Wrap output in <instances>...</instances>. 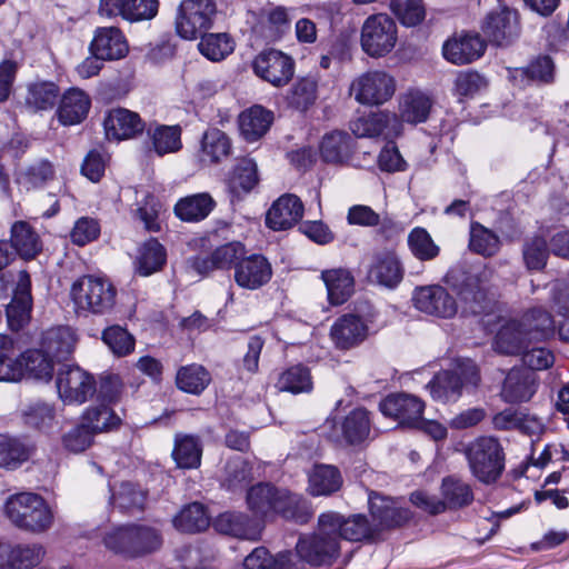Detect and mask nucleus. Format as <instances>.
<instances>
[{
  "instance_id": "bf43d9fd",
  "label": "nucleus",
  "mask_w": 569,
  "mask_h": 569,
  "mask_svg": "<svg viewBox=\"0 0 569 569\" xmlns=\"http://www.w3.org/2000/svg\"><path fill=\"white\" fill-rule=\"evenodd\" d=\"M82 423L92 431H109L119 426L120 418L106 405L88 408L82 416Z\"/></svg>"
},
{
  "instance_id": "864d4df0",
  "label": "nucleus",
  "mask_w": 569,
  "mask_h": 569,
  "mask_svg": "<svg viewBox=\"0 0 569 569\" xmlns=\"http://www.w3.org/2000/svg\"><path fill=\"white\" fill-rule=\"evenodd\" d=\"M276 386L280 391L293 395L310 392L313 388L310 370L302 365L292 366L284 370L279 376Z\"/></svg>"
},
{
  "instance_id": "f8f14e48",
  "label": "nucleus",
  "mask_w": 569,
  "mask_h": 569,
  "mask_svg": "<svg viewBox=\"0 0 569 569\" xmlns=\"http://www.w3.org/2000/svg\"><path fill=\"white\" fill-rule=\"evenodd\" d=\"M442 499L427 497V512L438 515L446 509H461L473 501V491L469 483L455 477L448 476L441 482Z\"/></svg>"
},
{
  "instance_id": "f3484780",
  "label": "nucleus",
  "mask_w": 569,
  "mask_h": 569,
  "mask_svg": "<svg viewBox=\"0 0 569 569\" xmlns=\"http://www.w3.org/2000/svg\"><path fill=\"white\" fill-rule=\"evenodd\" d=\"M423 408L425 405L419 398L407 393L389 395L379 405L383 416L399 421L402 426L410 427L419 422Z\"/></svg>"
},
{
  "instance_id": "c85d7f7f",
  "label": "nucleus",
  "mask_w": 569,
  "mask_h": 569,
  "mask_svg": "<svg viewBox=\"0 0 569 569\" xmlns=\"http://www.w3.org/2000/svg\"><path fill=\"white\" fill-rule=\"evenodd\" d=\"M536 376L528 369H511L505 378L501 397L506 402L528 401L536 392Z\"/></svg>"
},
{
  "instance_id": "412c9836",
  "label": "nucleus",
  "mask_w": 569,
  "mask_h": 569,
  "mask_svg": "<svg viewBox=\"0 0 569 569\" xmlns=\"http://www.w3.org/2000/svg\"><path fill=\"white\" fill-rule=\"evenodd\" d=\"M144 121L137 112L124 108L111 109L103 120L108 139L124 140L142 133Z\"/></svg>"
},
{
  "instance_id": "a211bd4d",
  "label": "nucleus",
  "mask_w": 569,
  "mask_h": 569,
  "mask_svg": "<svg viewBox=\"0 0 569 569\" xmlns=\"http://www.w3.org/2000/svg\"><path fill=\"white\" fill-rule=\"evenodd\" d=\"M244 254L246 247L239 241H232L216 248L210 256L193 258L191 266L199 274H208L216 269L233 268L236 271V264Z\"/></svg>"
},
{
  "instance_id": "49530a36",
  "label": "nucleus",
  "mask_w": 569,
  "mask_h": 569,
  "mask_svg": "<svg viewBox=\"0 0 569 569\" xmlns=\"http://www.w3.org/2000/svg\"><path fill=\"white\" fill-rule=\"evenodd\" d=\"M214 204L209 193H197L180 199L174 206V212L183 221H200L209 216Z\"/></svg>"
},
{
  "instance_id": "680f3d73",
  "label": "nucleus",
  "mask_w": 569,
  "mask_h": 569,
  "mask_svg": "<svg viewBox=\"0 0 569 569\" xmlns=\"http://www.w3.org/2000/svg\"><path fill=\"white\" fill-rule=\"evenodd\" d=\"M173 557L183 567L193 568L197 565L211 561L214 558V551L202 542L196 541L174 547Z\"/></svg>"
},
{
  "instance_id": "c9c22d12",
  "label": "nucleus",
  "mask_w": 569,
  "mask_h": 569,
  "mask_svg": "<svg viewBox=\"0 0 569 569\" xmlns=\"http://www.w3.org/2000/svg\"><path fill=\"white\" fill-rule=\"evenodd\" d=\"M74 335L69 327H53L46 330L40 340V348L56 360L66 359L73 351Z\"/></svg>"
},
{
  "instance_id": "393cba45",
  "label": "nucleus",
  "mask_w": 569,
  "mask_h": 569,
  "mask_svg": "<svg viewBox=\"0 0 569 569\" xmlns=\"http://www.w3.org/2000/svg\"><path fill=\"white\" fill-rule=\"evenodd\" d=\"M319 533H371L365 515L343 516L337 511H326L318 517Z\"/></svg>"
},
{
  "instance_id": "3c124183",
  "label": "nucleus",
  "mask_w": 569,
  "mask_h": 569,
  "mask_svg": "<svg viewBox=\"0 0 569 569\" xmlns=\"http://www.w3.org/2000/svg\"><path fill=\"white\" fill-rule=\"evenodd\" d=\"M210 382V372L198 363L181 367L176 376L177 387L183 392L196 396L202 393Z\"/></svg>"
},
{
  "instance_id": "f704fd0d",
  "label": "nucleus",
  "mask_w": 569,
  "mask_h": 569,
  "mask_svg": "<svg viewBox=\"0 0 569 569\" xmlns=\"http://www.w3.org/2000/svg\"><path fill=\"white\" fill-rule=\"evenodd\" d=\"M273 121V113L261 106H253L239 116V128L242 137L253 142L263 137Z\"/></svg>"
},
{
  "instance_id": "6e6552de",
  "label": "nucleus",
  "mask_w": 569,
  "mask_h": 569,
  "mask_svg": "<svg viewBox=\"0 0 569 569\" xmlns=\"http://www.w3.org/2000/svg\"><path fill=\"white\" fill-rule=\"evenodd\" d=\"M481 31L491 44L510 46L521 32L518 11L503 7L489 12L481 23Z\"/></svg>"
},
{
  "instance_id": "e2e57ef3",
  "label": "nucleus",
  "mask_w": 569,
  "mask_h": 569,
  "mask_svg": "<svg viewBox=\"0 0 569 569\" xmlns=\"http://www.w3.org/2000/svg\"><path fill=\"white\" fill-rule=\"evenodd\" d=\"M149 134L152 140L154 151L159 156L176 152L181 149V129L179 126H157Z\"/></svg>"
},
{
  "instance_id": "20e7f679",
  "label": "nucleus",
  "mask_w": 569,
  "mask_h": 569,
  "mask_svg": "<svg viewBox=\"0 0 569 569\" xmlns=\"http://www.w3.org/2000/svg\"><path fill=\"white\" fill-rule=\"evenodd\" d=\"M466 457L473 477L480 482H496L505 469V453L493 437H480L466 448Z\"/></svg>"
},
{
  "instance_id": "774afa93",
  "label": "nucleus",
  "mask_w": 569,
  "mask_h": 569,
  "mask_svg": "<svg viewBox=\"0 0 569 569\" xmlns=\"http://www.w3.org/2000/svg\"><path fill=\"white\" fill-rule=\"evenodd\" d=\"M59 88L53 82H37L29 87L27 103L36 110H47L56 106Z\"/></svg>"
},
{
  "instance_id": "4c0bfd02",
  "label": "nucleus",
  "mask_w": 569,
  "mask_h": 569,
  "mask_svg": "<svg viewBox=\"0 0 569 569\" xmlns=\"http://www.w3.org/2000/svg\"><path fill=\"white\" fill-rule=\"evenodd\" d=\"M369 277L387 288H396L402 280L403 270L400 261L391 252L379 253L369 270Z\"/></svg>"
},
{
  "instance_id": "a19ab883",
  "label": "nucleus",
  "mask_w": 569,
  "mask_h": 569,
  "mask_svg": "<svg viewBox=\"0 0 569 569\" xmlns=\"http://www.w3.org/2000/svg\"><path fill=\"white\" fill-rule=\"evenodd\" d=\"M520 322L531 342L547 339L555 330L553 317L542 307L529 309Z\"/></svg>"
},
{
  "instance_id": "5701e85b",
  "label": "nucleus",
  "mask_w": 569,
  "mask_h": 569,
  "mask_svg": "<svg viewBox=\"0 0 569 569\" xmlns=\"http://www.w3.org/2000/svg\"><path fill=\"white\" fill-rule=\"evenodd\" d=\"M302 216L301 200L292 193H286L272 203L267 212L266 223L273 230H287L298 223Z\"/></svg>"
},
{
  "instance_id": "4be33fe9",
  "label": "nucleus",
  "mask_w": 569,
  "mask_h": 569,
  "mask_svg": "<svg viewBox=\"0 0 569 569\" xmlns=\"http://www.w3.org/2000/svg\"><path fill=\"white\" fill-rule=\"evenodd\" d=\"M368 323L353 313L339 317L330 329V336L339 349H350L368 337Z\"/></svg>"
},
{
  "instance_id": "f03ea898",
  "label": "nucleus",
  "mask_w": 569,
  "mask_h": 569,
  "mask_svg": "<svg viewBox=\"0 0 569 569\" xmlns=\"http://www.w3.org/2000/svg\"><path fill=\"white\" fill-rule=\"evenodd\" d=\"M70 296L78 312L102 316L116 306L117 289L107 278L86 274L72 283Z\"/></svg>"
},
{
  "instance_id": "dca6fc26",
  "label": "nucleus",
  "mask_w": 569,
  "mask_h": 569,
  "mask_svg": "<svg viewBox=\"0 0 569 569\" xmlns=\"http://www.w3.org/2000/svg\"><path fill=\"white\" fill-rule=\"evenodd\" d=\"M486 41L478 33H461L448 39L442 46L443 58L457 66L471 63L486 51Z\"/></svg>"
},
{
  "instance_id": "473e14b6",
  "label": "nucleus",
  "mask_w": 569,
  "mask_h": 569,
  "mask_svg": "<svg viewBox=\"0 0 569 569\" xmlns=\"http://www.w3.org/2000/svg\"><path fill=\"white\" fill-rule=\"evenodd\" d=\"M328 299L331 305L339 306L345 303L355 291V278L352 273L345 268L328 269L321 272Z\"/></svg>"
},
{
  "instance_id": "72a5a7b5",
  "label": "nucleus",
  "mask_w": 569,
  "mask_h": 569,
  "mask_svg": "<svg viewBox=\"0 0 569 569\" xmlns=\"http://www.w3.org/2000/svg\"><path fill=\"white\" fill-rule=\"evenodd\" d=\"M530 343L520 320H511L497 332L493 348L502 355H521Z\"/></svg>"
},
{
  "instance_id": "cd10ccee",
  "label": "nucleus",
  "mask_w": 569,
  "mask_h": 569,
  "mask_svg": "<svg viewBox=\"0 0 569 569\" xmlns=\"http://www.w3.org/2000/svg\"><path fill=\"white\" fill-rule=\"evenodd\" d=\"M555 76V63L549 56H539L528 66L510 70L511 79L519 86L551 84Z\"/></svg>"
},
{
  "instance_id": "0eeeda50",
  "label": "nucleus",
  "mask_w": 569,
  "mask_h": 569,
  "mask_svg": "<svg viewBox=\"0 0 569 569\" xmlns=\"http://www.w3.org/2000/svg\"><path fill=\"white\" fill-rule=\"evenodd\" d=\"M57 389L68 403H83L96 392L94 378L78 366L63 363L57 373Z\"/></svg>"
},
{
  "instance_id": "ea45409f",
  "label": "nucleus",
  "mask_w": 569,
  "mask_h": 569,
  "mask_svg": "<svg viewBox=\"0 0 569 569\" xmlns=\"http://www.w3.org/2000/svg\"><path fill=\"white\" fill-rule=\"evenodd\" d=\"M173 527L183 533H201L210 527V516L200 502L184 506L172 520Z\"/></svg>"
},
{
  "instance_id": "9b49d317",
  "label": "nucleus",
  "mask_w": 569,
  "mask_h": 569,
  "mask_svg": "<svg viewBox=\"0 0 569 569\" xmlns=\"http://www.w3.org/2000/svg\"><path fill=\"white\" fill-rule=\"evenodd\" d=\"M254 73L274 87L287 84L295 72L293 59L280 50L261 51L253 60Z\"/></svg>"
},
{
  "instance_id": "7c9ffc66",
  "label": "nucleus",
  "mask_w": 569,
  "mask_h": 569,
  "mask_svg": "<svg viewBox=\"0 0 569 569\" xmlns=\"http://www.w3.org/2000/svg\"><path fill=\"white\" fill-rule=\"evenodd\" d=\"M274 513L298 525H305L313 516L310 502L298 493L281 489L276 499Z\"/></svg>"
},
{
  "instance_id": "9d476101",
  "label": "nucleus",
  "mask_w": 569,
  "mask_h": 569,
  "mask_svg": "<svg viewBox=\"0 0 569 569\" xmlns=\"http://www.w3.org/2000/svg\"><path fill=\"white\" fill-rule=\"evenodd\" d=\"M338 538L339 536H300L296 551L305 563L312 567H330L340 555Z\"/></svg>"
},
{
  "instance_id": "2f4dec72",
  "label": "nucleus",
  "mask_w": 569,
  "mask_h": 569,
  "mask_svg": "<svg viewBox=\"0 0 569 569\" xmlns=\"http://www.w3.org/2000/svg\"><path fill=\"white\" fill-rule=\"evenodd\" d=\"M10 248L24 260L36 258L42 250V242L36 230L26 221H16L10 230Z\"/></svg>"
},
{
  "instance_id": "338daca9",
  "label": "nucleus",
  "mask_w": 569,
  "mask_h": 569,
  "mask_svg": "<svg viewBox=\"0 0 569 569\" xmlns=\"http://www.w3.org/2000/svg\"><path fill=\"white\" fill-rule=\"evenodd\" d=\"M408 246L412 254L421 261L435 259L440 251L429 232L420 227L410 231L408 236Z\"/></svg>"
},
{
  "instance_id": "4d7b16f0",
  "label": "nucleus",
  "mask_w": 569,
  "mask_h": 569,
  "mask_svg": "<svg viewBox=\"0 0 569 569\" xmlns=\"http://www.w3.org/2000/svg\"><path fill=\"white\" fill-rule=\"evenodd\" d=\"M198 43L199 51L211 61H220L229 56L234 43L227 33H204Z\"/></svg>"
},
{
  "instance_id": "79ce46f5",
  "label": "nucleus",
  "mask_w": 569,
  "mask_h": 569,
  "mask_svg": "<svg viewBox=\"0 0 569 569\" xmlns=\"http://www.w3.org/2000/svg\"><path fill=\"white\" fill-rule=\"evenodd\" d=\"M147 490L139 485L124 481L112 491L111 501L114 508L121 512L134 513L144 509L147 502Z\"/></svg>"
},
{
  "instance_id": "052dcab7",
  "label": "nucleus",
  "mask_w": 569,
  "mask_h": 569,
  "mask_svg": "<svg viewBox=\"0 0 569 569\" xmlns=\"http://www.w3.org/2000/svg\"><path fill=\"white\" fill-rule=\"evenodd\" d=\"M53 360L41 348L28 350L22 353V375L27 371L36 379L49 380L53 372Z\"/></svg>"
},
{
  "instance_id": "39448f33",
  "label": "nucleus",
  "mask_w": 569,
  "mask_h": 569,
  "mask_svg": "<svg viewBox=\"0 0 569 569\" xmlns=\"http://www.w3.org/2000/svg\"><path fill=\"white\" fill-rule=\"evenodd\" d=\"M217 14L214 0H181L174 19L176 32L186 40H194L212 26Z\"/></svg>"
},
{
  "instance_id": "37998d69",
  "label": "nucleus",
  "mask_w": 569,
  "mask_h": 569,
  "mask_svg": "<svg viewBox=\"0 0 569 569\" xmlns=\"http://www.w3.org/2000/svg\"><path fill=\"white\" fill-rule=\"evenodd\" d=\"M166 261L164 247L157 239L151 238L139 248L136 270L140 276L148 277L161 270Z\"/></svg>"
},
{
  "instance_id": "aec40b11",
  "label": "nucleus",
  "mask_w": 569,
  "mask_h": 569,
  "mask_svg": "<svg viewBox=\"0 0 569 569\" xmlns=\"http://www.w3.org/2000/svg\"><path fill=\"white\" fill-rule=\"evenodd\" d=\"M32 307L31 279L26 270L19 272L11 302L7 306V318L11 329H21L30 319Z\"/></svg>"
},
{
  "instance_id": "5fc2aeb1",
  "label": "nucleus",
  "mask_w": 569,
  "mask_h": 569,
  "mask_svg": "<svg viewBox=\"0 0 569 569\" xmlns=\"http://www.w3.org/2000/svg\"><path fill=\"white\" fill-rule=\"evenodd\" d=\"M501 247L500 238L492 230L479 222L470 226L469 248L477 254L492 257L498 253Z\"/></svg>"
},
{
  "instance_id": "bb28decb",
  "label": "nucleus",
  "mask_w": 569,
  "mask_h": 569,
  "mask_svg": "<svg viewBox=\"0 0 569 569\" xmlns=\"http://www.w3.org/2000/svg\"><path fill=\"white\" fill-rule=\"evenodd\" d=\"M90 50L103 60H118L128 52V44L119 28L106 27L97 29Z\"/></svg>"
},
{
  "instance_id": "0e129e2a",
  "label": "nucleus",
  "mask_w": 569,
  "mask_h": 569,
  "mask_svg": "<svg viewBox=\"0 0 569 569\" xmlns=\"http://www.w3.org/2000/svg\"><path fill=\"white\" fill-rule=\"evenodd\" d=\"M251 478L250 465L241 457H236L226 463L222 485L229 490L242 489Z\"/></svg>"
},
{
  "instance_id": "13d9d810",
  "label": "nucleus",
  "mask_w": 569,
  "mask_h": 569,
  "mask_svg": "<svg viewBox=\"0 0 569 569\" xmlns=\"http://www.w3.org/2000/svg\"><path fill=\"white\" fill-rule=\"evenodd\" d=\"M347 221L349 224H356L361 227H377L380 226L382 233L391 232L395 228V222L389 218L381 219L372 208L365 204H355L349 208L347 214Z\"/></svg>"
},
{
  "instance_id": "7ed1b4c3",
  "label": "nucleus",
  "mask_w": 569,
  "mask_h": 569,
  "mask_svg": "<svg viewBox=\"0 0 569 569\" xmlns=\"http://www.w3.org/2000/svg\"><path fill=\"white\" fill-rule=\"evenodd\" d=\"M6 513L19 529L29 531H46L53 521L44 499L32 492L11 496L6 503Z\"/></svg>"
},
{
  "instance_id": "ddd939ff",
  "label": "nucleus",
  "mask_w": 569,
  "mask_h": 569,
  "mask_svg": "<svg viewBox=\"0 0 569 569\" xmlns=\"http://www.w3.org/2000/svg\"><path fill=\"white\" fill-rule=\"evenodd\" d=\"M368 505L373 521L383 529L400 528L412 518L411 511L402 507L399 499L383 496L377 491L369 492Z\"/></svg>"
},
{
  "instance_id": "c03bdc74",
  "label": "nucleus",
  "mask_w": 569,
  "mask_h": 569,
  "mask_svg": "<svg viewBox=\"0 0 569 569\" xmlns=\"http://www.w3.org/2000/svg\"><path fill=\"white\" fill-rule=\"evenodd\" d=\"M202 446L200 439L191 435H178L174 440L172 458L183 469H196L201 463Z\"/></svg>"
},
{
  "instance_id": "09e8293b",
  "label": "nucleus",
  "mask_w": 569,
  "mask_h": 569,
  "mask_svg": "<svg viewBox=\"0 0 569 569\" xmlns=\"http://www.w3.org/2000/svg\"><path fill=\"white\" fill-rule=\"evenodd\" d=\"M352 138L343 131L327 133L320 143L322 159L329 163H342L351 154Z\"/></svg>"
},
{
  "instance_id": "4468645a",
  "label": "nucleus",
  "mask_w": 569,
  "mask_h": 569,
  "mask_svg": "<svg viewBox=\"0 0 569 569\" xmlns=\"http://www.w3.org/2000/svg\"><path fill=\"white\" fill-rule=\"evenodd\" d=\"M272 278L269 260L260 253L244 254L236 264L234 282L242 289L258 290Z\"/></svg>"
},
{
  "instance_id": "e433bc0d",
  "label": "nucleus",
  "mask_w": 569,
  "mask_h": 569,
  "mask_svg": "<svg viewBox=\"0 0 569 569\" xmlns=\"http://www.w3.org/2000/svg\"><path fill=\"white\" fill-rule=\"evenodd\" d=\"M90 109L89 97L80 89H70L61 98L58 117L62 124L72 126L80 123Z\"/></svg>"
},
{
  "instance_id": "f257e3e1",
  "label": "nucleus",
  "mask_w": 569,
  "mask_h": 569,
  "mask_svg": "<svg viewBox=\"0 0 569 569\" xmlns=\"http://www.w3.org/2000/svg\"><path fill=\"white\" fill-rule=\"evenodd\" d=\"M496 270L490 266L470 268L457 264L445 277L447 286L457 293L463 310L480 315L491 310Z\"/></svg>"
},
{
  "instance_id": "6e6d98bb",
  "label": "nucleus",
  "mask_w": 569,
  "mask_h": 569,
  "mask_svg": "<svg viewBox=\"0 0 569 569\" xmlns=\"http://www.w3.org/2000/svg\"><path fill=\"white\" fill-rule=\"evenodd\" d=\"M370 432L369 411L363 408L352 410L342 422V433L350 445L366 440Z\"/></svg>"
},
{
  "instance_id": "6ab92c4d",
  "label": "nucleus",
  "mask_w": 569,
  "mask_h": 569,
  "mask_svg": "<svg viewBox=\"0 0 569 569\" xmlns=\"http://www.w3.org/2000/svg\"><path fill=\"white\" fill-rule=\"evenodd\" d=\"M107 549L124 558L147 556L162 546L161 536H104Z\"/></svg>"
},
{
  "instance_id": "2eb2a0df",
  "label": "nucleus",
  "mask_w": 569,
  "mask_h": 569,
  "mask_svg": "<svg viewBox=\"0 0 569 569\" xmlns=\"http://www.w3.org/2000/svg\"><path fill=\"white\" fill-rule=\"evenodd\" d=\"M412 300L421 312L440 318H451L458 310L455 298L443 287L437 284L417 288Z\"/></svg>"
},
{
  "instance_id": "603ef678",
  "label": "nucleus",
  "mask_w": 569,
  "mask_h": 569,
  "mask_svg": "<svg viewBox=\"0 0 569 569\" xmlns=\"http://www.w3.org/2000/svg\"><path fill=\"white\" fill-rule=\"evenodd\" d=\"M428 387L435 400L449 402L461 396L462 381L455 371L443 370L433 377Z\"/></svg>"
},
{
  "instance_id": "a878e982",
  "label": "nucleus",
  "mask_w": 569,
  "mask_h": 569,
  "mask_svg": "<svg viewBox=\"0 0 569 569\" xmlns=\"http://www.w3.org/2000/svg\"><path fill=\"white\" fill-rule=\"evenodd\" d=\"M46 549L38 543L4 545L0 552V568L2 569H33L44 558Z\"/></svg>"
},
{
  "instance_id": "c756f323",
  "label": "nucleus",
  "mask_w": 569,
  "mask_h": 569,
  "mask_svg": "<svg viewBox=\"0 0 569 569\" xmlns=\"http://www.w3.org/2000/svg\"><path fill=\"white\" fill-rule=\"evenodd\" d=\"M291 29V18L284 7L261 11L254 31L267 41H278Z\"/></svg>"
},
{
  "instance_id": "8fccbe9b",
  "label": "nucleus",
  "mask_w": 569,
  "mask_h": 569,
  "mask_svg": "<svg viewBox=\"0 0 569 569\" xmlns=\"http://www.w3.org/2000/svg\"><path fill=\"white\" fill-rule=\"evenodd\" d=\"M281 489L270 483L252 486L247 495V502L254 516L268 518L274 515L276 499Z\"/></svg>"
},
{
  "instance_id": "a18cd8bd",
  "label": "nucleus",
  "mask_w": 569,
  "mask_h": 569,
  "mask_svg": "<svg viewBox=\"0 0 569 569\" xmlns=\"http://www.w3.org/2000/svg\"><path fill=\"white\" fill-rule=\"evenodd\" d=\"M231 150V142L228 136L217 129H208L202 137L200 160L203 163H217L228 157Z\"/></svg>"
},
{
  "instance_id": "1a4fd4ad",
  "label": "nucleus",
  "mask_w": 569,
  "mask_h": 569,
  "mask_svg": "<svg viewBox=\"0 0 569 569\" xmlns=\"http://www.w3.org/2000/svg\"><path fill=\"white\" fill-rule=\"evenodd\" d=\"M351 92L361 104H382L395 94L396 81L383 71H369L355 79Z\"/></svg>"
},
{
  "instance_id": "58836bf2",
  "label": "nucleus",
  "mask_w": 569,
  "mask_h": 569,
  "mask_svg": "<svg viewBox=\"0 0 569 569\" xmlns=\"http://www.w3.org/2000/svg\"><path fill=\"white\" fill-rule=\"evenodd\" d=\"M432 107L431 99L420 91H409L400 98L399 120L417 124L427 121Z\"/></svg>"
},
{
  "instance_id": "423d86ee",
  "label": "nucleus",
  "mask_w": 569,
  "mask_h": 569,
  "mask_svg": "<svg viewBox=\"0 0 569 569\" xmlns=\"http://www.w3.org/2000/svg\"><path fill=\"white\" fill-rule=\"evenodd\" d=\"M398 40L396 21L386 13L369 16L362 23L360 44L369 57H383L392 51Z\"/></svg>"
},
{
  "instance_id": "de8ad7c7",
  "label": "nucleus",
  "mask_w": 569,
  "mask_h": 569,
  "mask_svg": "<svg viewBox=\"0 0 569 569\" xmlns=\"http://www.w3.org/2000/svg\"><path fill=\"white\" fill-rule=\"evenodd\" d=\"M342 485L340 471L328 465L315 466L309 475V490L312 496H330Z\"/></svg>"
},
{
  "instance_id": "69168bd1",
  "label": "nucleus",
  "mask_w": 569,
  "mask_h": 569,
  "mask_svg": "<svg viewBox=\"0 0 569 569\" xmlns=\"http://www.w3.org/2000/svg\"><path fill=\"white\" fill-rule=\"evenodd\" d=\"M258 169L252 159L242 158L238 160L230 177V186L233 191L241 190L249 192L258 183Z\"/></svg>"
},
{
  "instance_id": "b1692460",
  "label": "nucleus",
  "mask_w": 569,
  "mask_h": 569,
  "mask_svg": "<svg viewBox=\"0 0 569 569\" xmlns=\"http://www.w3.org/2000/svg\"><path fill=\"white\" fill-rule=\"evenodd\" d=\"M352 131L358 137L373 138L383 134L386 138H395L401 134L402 123L395 113L380 111L358 119Z\"/></svg>"
}]
</instances>
